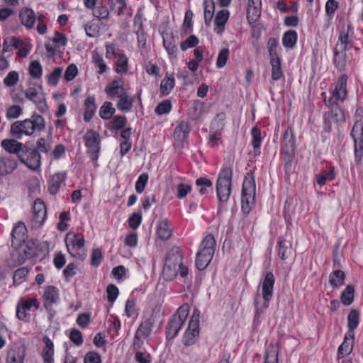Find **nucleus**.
<instances>
[{"label": "nucleus", "instance_id": "nucleus-1", "mask_svg": "<svg viewBox=\"0 0 363 363\" xmlns=\"http://www.w3.org/2000/svg\"><path fill=\"white\" fill-rule=\"evenodd\" d=\"M45 128V118L40 114L33 113L30 118L16 121L11 125L10 134L15 139L31 136L35 131L41 132Z\"/></svg>", "mask_w": 363, "mask_h": 363}, {"label": "nucleus", "instance_id": "nucleus-2", "mask_svg": "<svg viewBox=\"0 0 363 363\" xmlns=\"http://www.w3.org/2000/svg\"><path fill=\"white\" fill-rule=\"evenodd\" d=\"M182 254L178 247H173L168 252L162 270L164 279L172 281L179 274L182 277L188 274V269L182 263Z\"/></svg>", "mask_w": 363, "mask_h": 363}, {"label": "nucleus", "instance_id": "nucleus-3", "mask_svg": "<svg viewBox=\"0 0 363 363\" xmlns=\"http://www.w3.org/2000/svg\"><path fill=\"white\" fill-rule=\"evenodd\" d=\"M274 282L275 278L274 274L272 272H267L261 283V292L263 301L260 302L259 301V295H257L254 301L255 320H258L260 315L269 307V303L273 296Z\"/></svg>", "mask_w": 363, "mask_h": 363}, {"label": "nucleus", "instance_id": "nucleus-4", "mask_svg": "<svg viewBox=\"0 0 363 363\" xmlns=\"http://www.w3.org/2000/svg\"><path fill=\"white\" fill-rule=\"evenodd\" d=\"M189 305L181 306L176 313L169 320L166 327V338L169 340L174 339L184 325L189 313Z\"/></svg>", "mask_w": 363, "mask_h": 363}, {"label": "nucleus", "instance_id": "nucleus-5", "mask_svg": "<svg viewBox=\"0 0 363 363\" xmlns=\"http://www.w3.org/2000/svg\"><path fill=\"white\" fill-rule=\"evenodd\" d=\"M233 169L224 167L219 173L216 182V194L220 203H226L230 198L232 191Z\"/></svg>", "mask_w": 363, "mask_h": 363}, {"label": "nucleus", "instance_id": "nucleus-6", "mask_svg": "<svg viewBox=\"0 0 363 363\" xmlns=\"http://www.w3.org/2000/svg\"><path fill=\"white\" fill-rule=\"evenodd\" d=\"M67 251L74 257L83 260L86 256L84 235L69 231L65 238Z\"/></svg>", "mask_w": 363, "mask_h": 363}, {"label": "nucleus", "instance_id": "nucleus-7", "mask_svg": "<svg viewBox=\"0 0 363 363\" xmlns=\"http://www.w3.org/2000/svg\"><path fill=\"white\" fill-rule=\"evenodd\" d=\"M255 182L253 177H245L242 188L241 208L244 213L248 214L255 204Z\"/></svg>", "mask_w": 363, "mask_h": 363}, {"label": "nucleus", "instance_id": "nucleus-8", "mask_svg": "<svg viewBox=\"0 0 363 363\" xmlns=\"http://www.w3.org/2000/svg\"><path fill=\"white\" fill-rule=\"evenodd\" d=\"M83 139L87 149V153L91 160L95 162L94 165L98 166L96 161L99 158L100 147V135L95 130H89L84 135Z\"/></svg>", "mask_w": 363, "mask_h": 363}, {"label": "nucleus", "instance_id": "nucleus-9", "mask_svg": "<svg viewBox=\"0 0 363 363\" xmlns=\"http://www.w3.org/2000/svg\"><path fill=\"white\" fill-rule=\"evenodd\" d=\"M199 333V311L194 309L189 323L188 328L183 336L182 342L186 346L195 343V339Z\"/></svg>", "mask_w": 363, "mask_h": 363}, {"label": "nucleus", "instance_id": "nucleus-10", "mask_svg": "<svg viewBox=\"0 0 363 363\" xmlns=\"http://www.w3.org/2000/svg\"><path fill=\"white\" fill-rule=\"evenodd\" d=\"M27 99L31 101L42 113L48 111V106L44 93L34 86L27 88L24 91Z\"/></svg>", "mask_w": 363, "mask_h": 363}, {"label": "nucleus", "instance_id": "nucleus-11", "mask_svg": "<svg viewBox=\"0 0 363 363\" xmlns=\"http://www.w3.org/2000/svg\"><path fill=\"white\" fill-rule=\"evenodd\" d=\"M354 30L352 25L349 23L347 28H342L339 33L338 40L335 47L347 50L352 46Z\"/></svg>", "mask_w": 363, "mask_h": 363}, {"label": "nucleus", "instance_id": "nucleus-12", "mask_svg": "<svg viewBox=\"0 0 363 363\" xmlns=\"http://www.w3.org/2000/svg\"><path fill=\"white\" fill-rule=\"evenodd\" d=\"M19 160L29 169L34 171L38 170L41 165V156L38 150L33 149L23 150Z\"/></svg>", "mask_w": 363, "mask_h": 363}, {"label": "nucleus", "instance_id": "nucleus-13", "mask_svg": "<svg viewBox=\"0 0 363 363\" xmlns=\"http://www.w3.org/2000/svg\"><path fill=\"white\" fill-rule=\"evenodd\" d=\"M33 209V213L31 218V224L33 228H38L43 225L45 220L47 214L46 206L43 201L37 199L34 201Z\"/></svg>", "mask_w": 363, "mask_h": 363}, {"label": "nucleus", "instance_id": "nucleus-14", "mask_svg": "<svg viewBox=\"0 0 363 363\" xmlns=\"http://www.w3.org/2000/svg\"><path fill=\"white\" fill-rule=\"evenodd\" d=\"M33 306L35 309L39 308V303L36 298L20 299L16 306V317L21 320L26 321L28 320L26 311H29Z\"/></svg>", "mask_w": 363, "mask_h": 363}, {"label": "nucleus", "instance_id": "nucleus-15", "mask_svg": "<svg viewBox=\"0 0 363 363\" xmlns=\"http://www.w3.org/2000/svg\"><path fill=\"white\" fill-rule=\"evenodd\" d=\"M26 347L23 344H14L9 350L6 363H23Z\"/></svg>", "mask_w": 363, "mask_h": 363}, {"label": "nucleus", "instance_id": "nucleus-16", "mask_svg": "<svg viewBox=\"0 0 363 363\" xmlns=\"http://www.w3.org/2000/svg\"><path fill=\"white\" fill-rule=\"evenodd\" d=\"M354 341V333H348L345 335L343 342L340 345L337 350V359H340L351 354L353 350Z\"/></svg>", "mask_w": 363, "mask_h": 363}, {"label": "nucleus", "instance_id": "nucleus-17", "mask_svg": "<svg viewBox=\"0 0 363 363\" xmlns=\"http://www.w3.org/2000/svg\"><path fill=\"white\" fill-rule=\"evenodd\" d=\"M123 86L124 79L123 78L118 77L106 86L105 91L107 95L111 98L117 97L126 92Z\"/></svg>", "mask_w": 363, "mask_h": 363}, {"label": "nucleus", "instance_id": "nucleus-18", "mask_svg": "<svg viewBox=\"0 0 363 363\" xmlns=\"http://www.w3.org/2000/svg\"><path fill=\"white\" fill-rule=\"evenodd\" d=\"M58 298V289L56 287L49 286L45 288L43 299L44 306L48 311H52V306L57 302Z\"/></svg>", "mask_w": 363, "mask_h": 363}, {"label": "nucleus", "instance_id": "nucleus-19", "mask_svg": "<svg viewBox=\"0 0 363 363\" xmlns=\"http://www.w3.org/2000/svg\"><path fill=\"white\" fill-rule=\"evenodd\" d=\"M350 135L354 141L355 162L360 164L363 158V133H351Z\"/></svg>", "mask_w": 363, "mask_h": 363}, {"label": "nucleus", "instance_id": "nucleus-20", "mask_svg": "<svg viewBox=\"0 0 363 363\" xmlns=\"http://www.w3.org/2000/svg\"><path fill=\"white\" fill-rule=\"evenodd\" d=\"M1 146L9 153L16 154L18 158L24 150L23 144L15 139H4L1 141Z\"/></svg>", "mask_w": 363, "mask_h": 363}, {"label": "nucleus", "instance_id": "nucleus-21", "mask_svg": "<svg viewBox=\"0 0 363 363\" xmlns=\"http://www.w3.org/2000/svg\"><path fill=\"white\" fill-rule=\"evenodd\" d=\"M19 20L27 29H32L36 20V15L32 9L24 8L19 11Z\"/></svg>", "mask_w": 363, "mask_h": 363}, {"label": "nucleus", "instance_id": "nucleus-22", "mask_svg": "<svg viewBox=\"0 0 363 363\" xmlns=\"http://www.w3.org/2000/svg\"><path fill=\"white\" fill-rule=\"evenodd\" d=\"M347 77L345 74L340 76L337 80L335 89L333 91V97L337 100L343 101L347 94Z\"/></svg>", "mask_w": 363, "mask_h": 363}, {"label": "nucleus", "instance_id": "nucleus-23", "mask_svg": "<svg viewBox=\"0 0 363 363\" xmlns=\"http://www.w3.org/2000/svg\"><path fill=\"white\" fill-rule=\"evenodd\" d=\"M283 150L285 154L292 155L296 150V139L291 129L285 130L283 138Z\"/></svg>", "mask_w": 363, "mask_h": 363}, {"label": "nucleus", "instance_id": "nucleus-24", "mask_svg": "<svg viewBox=\"0 0 363 363\" xmlns=\"http://www.w3.org/2000/svg\"><path fill=\"white\" fill-rule=\"evenodd\" d=\"M65 179L66 174L65 172H58L52 175L48 186L50 194L52 195L56 194Z\"/></svg>", "mask_w": 363, "mask_h": 363}, {"label": "nucleus", "instance_id": "nucleus-25", "mask_svg": "<svg viewBox=\"0 0 363 363\" xmlns=\"http://www.w3.org/2000/svg\"><path fill=\"white\" fill-rule=\"evenodd\" d=\"M229 16L230 13L228 10L225 9L220 10L217 13L214 21V31L217 34H221L224 32L225 25L227 23Z\"/></svg>", "mask_w": 363, "mask_h": 363}, {"label": "nucleus", "instance_id": "nucleus-26", "mask_svg": "<svg viewBox=\"0 0 363 363\" xmlns=\"http://www.w3.org/2000/svg\"><path fill=\"white\" fill-rule=\"evenodd\" d=\"M163 46L167 50L171 60L177 58V47L174 37L172 34L163 35Z\"/></svg>", "mask_w": 363, "mask_h": 363}, {"label": "nucleus", "instance_id": "nucleus-27", "mask_svg": "<svg viewBox=\"0 0 363 363\" xmlns=\"http://www.w3.org/2000/svg\"><path fill=\"white\" fill-rule=\"evenodd\" d=\"M157 234L162 240H167L170 238L172 234V229L167 219L160 220L157 228Z\"/></svg>", "mask_w": 363, "mask_h": 363}, {"label": "nucleus", "instance_id": "nucleus-28", "mask_svg": "<svg viewBox=\"0 0 363 363\" xmlns=\"http://www.w3.org/2000/svg\"><path fill=\"white\" fill-rule=\"evenodd\" d=\"M117 97L118 98L116 103L117 108L122 112H129L133 106V98L127 91Z\"/></svg>", "mask_w": 363, "mask_h": 363}, {"label": "nucleus", "instance_id": "nucleus-29", "mask_svg": "<svg viewBox=\"0 0 363 363\" xmlns=\"http://www.w3.org/2000/svg\"><path fill=\"white\" fill-rule=\"evenodd\" d=\"M216 249V240L212 235H206L202 240L200 245V250L203 254L213 257Z\"/></svg>", "mask_w": 363, "mask_h": 363}, {"label": "nucleus", "instance_id": "nucleus-30", "mask_svg": "<svg viewBox=\"0 0 363 363\" xmlns=\"http://www.w3.org/2000/svg\"><path fill=\"white\" fill-rule=\"evenodd\" d=\"M347 50H343L342 48H334L333 50V62L335 67L339 70H343L347 65Z\"/></svg>", "mask_w": 363, "mask_h": 363}, {"label": "nucleus", "instance_id": "nucleus-31", "mask_svg": "<svg viewBox=\"0 0 363 363\" xmlns=\"http://www.w3.org/2000/svg\"><path fill=\"white\" fill-rule=\"evenodd\" d=\"M17 167L16 160L8 157L0 159V175H6L13 172Z\"/></svg>", "mask_w": 363, "mask_h": 363}, {"label": "nucleus", "instance_id": "nucleus-32", "mask_svg": "<svg viewBox=\"0 0 363 363\" xmlns=\"http://www.w3.org/2000/svg\"><path fill=\"white\" fill-rule=\"evenodd\" d=\"M85 111L84 113V120L89 122L93 117L96 111L95 98L94 96H88L84 101Z\"/></svg>", "mask_w": 363, "mask_h": 363}, {"label": "nucleus", "instance_id": "nucleus-33", "mask_svg": "<svg viewBox=\"0 0 363 363\" xmlns=\"http://www.w3.org/2000/svg\"><path fill=\"white\" fill-rule=\"evenodd\" d=\"M114 71L118 74H126L128 71V59L123 53L118 55L117 61L114 65Z\"/></svg>", "mask_w": 363, "mask_h": 363}, {"label": "nucleus", "instance_id": "nucleus-34", "mask_svg": "<svg viewBox=\"0 0 363 363\" xmlns=\"http://www.w3.org/2000/svg\"><path fill=\"white\" fill-rule=\"evenodd\" d=\"M190 133V126L186 122L182 121L174 130V136L179 140H184Z\"/></svg>", "mask_w": 363, "mask_h": 363}, {"label": "nucleus", "instance_id": "nucleus-35", "mask_svg": "<svg viewBox=\"0 0 363 363\" xmlns=\"http://www.w3.org/2000/svg\"><path fill=\"white\" fill-rule=\"evenodd\" d=\"M27 228L23 222L17 223L13 228L11 235L18 241H24L26 238Z\"/></svg>", "mask_w": 363, "mask_h": 363}, {"label": "nucleus", "instance_id": "nucleus-36", "mask_svg": "<svg viewBox=\"0 0 363 363\" xmlns=\"http://www.w3.org/2000/svg\"><path fill=\"white\" fill-rule=\"evenodd\" d=\"M270 65L272 66V79L278 81L283 77V72L281 67V59H271Z\"/></svg>", "mask_w": 363, "mask_h": 363}, {"label": "nucleus", "instance_id": "nucleus-37", "mask_svg": "<svg viewBox=\"0 0 363 363\" xmlns=\"http://www.w3.org/2000/svg\"><path fill=\"white\" fill-rule=\"evenodd\" d=\"M345 278V273L341 270H335L330 274L329 282L334 288H338L343 285Z\"/></svg>", "mask_w": 363, "mask_h": 363}, {"label": "nucleus", "instance_id": "nucleus-38", "mask_svg": "<svg viewBox=\"0 0 363 363\" xmlns=\"http://www.w3.org/2000/svg\"><path fill=\"white\" fill-rule=\"evenodd\" d=\"M354 117L355 122L351 133H363V108L362 107L357 108Z\"/></svg>", "mask_w": 363, "mask_h": 363}, {"label": "nucleus", "instance_id": "nucleus-39", "mask_svg": "<svg viewBox=\"0 0 363 363\" xmlns=\"http://www.w3.org/2000/svg\"><path fill=\"white\" fill-rule=\"evenodd\" d=\"M116 109L110 101H105L99 109V116L104 120H109L115 113Z\"/></svg>", "mask_w": 363, "mask_h": 363}, {"label": "nucleus", "instance_id": "nucleus-40", "mask_svg": "<svg viewBox=\"0 0 363 363\" xmlns=\"http://www.w3.org/2000/svg\"><path fill=\"white\" fill-rule=\"evenodd\" d=\"M204 21L206 25L211 22L215 10V3L213 0H204Z\"/></svg>", "mask_w": 363, "mask_h": 363}, {"label": "nucleus", "instance_id": "nucleus-41", "mask_svg": "<svg viewBox=\"0 0 363 363\" xmlns=\"http://www.w3.org/2000/svg\"><path fill=\"white\" fill-rule=\"evenodd\" d=\"M297 41V33L290 30L284 33L282 38L283 45L286 48H292Z\"/></svg>", "mask_w": 363, "mask_h": 363}, {"label": "nucleus", "instance_id": "nucleus-42", "mask_svg": "<svg viewBox=\"0 0 363 363\" xmlns=\"http://www.w3.org/2000/svg\"><path fill=\"white\" fill-rule=\"evenodd\" d=\"M261 15V6H247V20L250 25L255 24Z\"/></svg>", "mask_w": 363, "mask_h": 363}, {"label": "nucleus", "instance_id": "nucleus-43", "mask_svg": "<svg viewBox=\"0 0 363 363\" xmlns=\"http://www.w3.org/2000/svg\"><path fill=\"white\" fill-rule=\"evenodd\" d=\"M213 257L209 255L198 252L196 258V266L199 270H203L211 262Z\"/></svg>", "mask_w": 363, "mask_h": 363}, {"label": "nucleus", "instance_id": "nucleus-44", "mask_svg": "<svg viewBox=\"0 0 363 363\" xmlns=\"http://www.w3.org/2000/svg\"><path fill=\"white\" fill-rule=\"evenodd\" d=\"M354 287L348 285L341 294V301L345 306H350L354 301Z\"/></svg>", "mask_w": 363, "mask_h": 363}, {"label": "nucleus", "instance_id": "nucleus-45", "mask_svg": "<svg viewBox=\"0 0 363 363\" xmlns=\"http://www.w3.org/2000/svg\"><path fill=\"white\" fill-rule=\"evenodd\" d=\"M45 347L43 352V357L44 360V363H53V354H54V348L53 343L50 339H47L45 342Z\"/></svg>", "mask_w": 363, "mask_h": 363}, {"label": "nucleus", "instance_id": "nucleus-46", "mask_svg": "<svg viewBox=\"0 0 363 363\" xmlns=\"http://www.w3.org/2000/svg\"><path fill=\"white\" fill-rule=\"evenodd\" d=\"M359 325V313L356 309H352L347 316V327L350 330L349 333L353 331Z\"/></svg>", "mask_w": 363, "mask_h": 363}, {"label": "nucleus", "instance_id": "nucleus-47", "mask_svg": "<svg viewBox=\"0 0 363 363\" xmlns=\"http://www.w3.org/2000/svg\"><path fill=\"white\" fill-rule=\"evenodd\" d=\"M174 78L173 77H165L160 84V91L163 95H167L174 86Z\"/></svg>", "mask_w": 363, "mask_h": 363}, {"label": "nucleus", "instance_id": "nucleus-48", "mask_svg": "<svg viewBox=\"0 0 363 363\" xmlns=\"http://www.w3.org/2000/svg\"><path fill=\"white\" fill-rule=\"evenodd\" d=\"M127 123L126 117L124 116H115L110 121L108 128L111 130H118L123 128Z\"/></svg>", "mask_w": 363, "mask_h": 363}, {"label": "nucleus", "instance_id": "nucleus-49", "mask_svg": "<svg viewBox=\"0 0 363 363\" xmlns=\"http://www.w3.org/2000/svg\"><path fill=\"white\" fill-rule=\"evenodd\" d=\"M28 269L27 267H21L14 272L13 279L15 285H19L26 281L27 275L28 274Z\"/></svg>", "mask_w": 363, "mask_h": 363}, {"label": "nucleus", "instance_id": "nucleus-50", "mask_svg": "<svg viewBox=\"0 0 363 363\" xmlns=\"http://www.w3.org/2000/svg\"><path fill=\"white\" fill-rule=\"evenodd\" d=\"M108 4L111 11L121 16L126 8V0H108Z\"/></svg>", "mask_w": 363, "mask_h": 363}, {"label": "nucleus", "instance_id": "nucleus-51", "mask_svg": "<svg viewBox=\"0 0 363 363\" xmlns=\"http://www.w3.org/2000/svg\"><path fill=\"white\" fill-rule=\"evenodd\" d=\"M279 256L282 260H285L289 257V255L291 252V249L288 246L286 241L285 240H282L280 237L279 238Z\"/></svg>", "mask_w": 363, "mask_h": 363}, {"label": "nucleus", "instance_id": "nucleus-52", "mask_svg": "<svg viewBox=\"0 0 363 363\" xmlns=\"http://www.w3.org/2000/svg\"><path fill=\"white\" fill-rule=\"evenodd\" d=\"M264 363H278V350L275 346H269L267 349Z\"/></svg>", "mask_w": 363, "mask_h": 363}, {"label": "nucleus", "instance_id": "nucleus-53", "mask_svg": "<svg viewBox=\"0 0 363 363\" xmlns=\"http://www.w3.org/2000/svg\"><path fill=\"white\" fill-rule=\"evenodd\" d=\"M93 62L95 67L98 69V74H102L108 69V67L103 59L102 56L99 54H95L93 56Z\"/></svg>", "mask_w": 363, "mask_h": 363}, {"label": "nucleus", "instance_id": "nucleus-54", "mask_svg": "<svg viewBox=\"0 0 363 363\" xmlns=\"http://www.w3.org/2000/svg\"><path fill=\"white\" fill-rule=\"evenodd\" d=\"M62 67H56L54 70L49 74L46 76L48 79V83L51 86H56L58 83L60 78L62 76Z\"/></svg>", "mask_w": 363, "mask_h": 363}, {"label": "nucleus", "instance_id": "nucleus-55", "mask_svg": "<svg viewBox=\"0 0 363 363\" xmlns=\"http://www.w3.org/2000/svg\"><path fill=\"white\" fill-rule=\"evenodd\" d=\"M43 69L38 61H33L29 66V74L33 79H39L42 76Z\"/></svg>", "mask_w": 363, "mask_h": 363}, {"label": "nucleus", "instance_id": "nucleus-56", "mask_svg": "<svg viewBox=\"0 0 363 363\" xmlns=\"http://www.w3.org/2000/svg\"><path fill=\"white\" fill-rule=\"evenodd\" d=\"M335 174L333 169H330L328 172H325L321 174H318L316 176V182L317 184L320 186H323L325 184L327 181H332L335 179Z\"/></svg>", "mask_w": 363, "mask_h": 363}, {"label": "nucleus", "instance_id": "nucleus-57", "mask_svg": "<svg viewBox=\"0 0 363 363\" xmlns=\"http://www.w3.org/2000/svg\"><path fill=\"white\" fill-rule=\"evenodd\" d=\"M230 54V50L227 48H224L218 53L216 60V66L218 68L223 67L227 62Z\"/></svg>", "mask_w": 363, "mask_h": 363}, {"label": "nucleus", "instance_id": "nucleus-58", "mask_svg": "<svg viewBox=\"0 0 363 363\" xmlns=\"http://www.w3.org/2000/svg\"><path fill=\"white\" fill-rule=\"evenodd\" d=\"M267 48L270 60L272 58H279L277 52L278 42L275 38H271L268 40Z\"/></svg>", "mask_w": 363, "mask_h": 363}, {"label": "nucleus", "instance_id": "nucleus-59", "mask_svg": "<svg viewBox=\"0 0 363 363\" xmlns=\"http://www.w3.org/2000/svg\"><path fill=\"white\" fill-rule=\"evenodd\" d=\"M251 134L252 136V145L254 149L258 150L262 143V137L260 130L257 127H253L251 130ZM255 154L257 153L255 152Z\"/></svg>", "mask_w": 363, "mask_h": 363}, {"label": "nucleus", "instance_id": "nucleus-60", "mask_svg": "<svg viewBox=\"0 0 363 363\" xmlns=\"http://www.w3.org/2000/svg\"><path fill=\"white\" fill-rule=\"evenodd\" d=\"M199 42L198 38L194 35H191L181 43L180 48L182 51H185L189 48L196 47L199 44Z\"/></svg>", "mask_w": 363, "mask_h": 363}, {"label": "nucleus", "instance_id": "nucleus-61", "mask_svg": "<svg viewBox=\"0 0 363 363\" xmlns=\"http://www.w3.org/2000/svg\"><path fill=\"white\" fill-rule=\"evenodd\" d=\"M191 186L186 184H179L176 188V196L179 199H182L191 192Z\"/></svg>", "mask_w": 363, "mask_h": 363}, {"label": "nucleus", "instance_id": "nucleus-62", "mask_svg": "<svg viewBox=\"0 0 363 363\" xmlns=\"http://www.w3.org/2000/svg\"><path fill=\"white\" fill-rule=\"evenodd\" d=\"M23 113V108L18 105H12L7 109L6 118L9 120L16 119Z\"/></svg>", "mask_w": 363, "mask_h": 363}, {"label": "nucleus", "instance_id": "nucleus-63", "mask_svg": "<svg viewBox=\"0 0 363 363\" xmlns=\"http://www.w3.org/2000/svg\"><path fill=\"white\" fill-rule=\"evenodd\" d=\"M19 76L17 72L11 71L7 76L4 79V84L8 87L15 86L18 82Z\"/></svg>", "mask_w": 363, "mask_h": 363}, {"label": "nucleus", "instance_id": "nucleus-64", "mask_svg": "<svg viewBox=\"0 0 363 363\" xmlns=\"http://www.w3.org/2000/svg\"><path fill=\"white\" fill-rule=\"evenodd\" d=\"M100 30L99 26L94 22L90 21L85 26L86 34L91 38H94L98 35Z\"/></svg>", "mask_w": 363, "mask_h": 363}]
</instances>
